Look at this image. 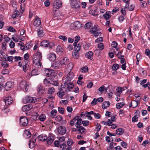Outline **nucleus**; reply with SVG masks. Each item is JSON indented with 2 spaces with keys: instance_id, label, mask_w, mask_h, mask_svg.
I'll return each instance as SVG.
<instances>
[{
  "instance_id": "obj_1",
  "label": "nucleus",
  "mask_w": 150,
  "mask_h": 150,
  "mask_svg": "<svg viewBox=\"0 0 150 150\" xmlns=\"http://www.w3.org/2000/svg\"><path fill=\"white\" fill-rule=\"evenodd\" d=\"M30 84L29 82H26L25 80L22 79L20 82L18 87L20 89H25L26 91H27Z\"/></svg>"
},
{
  "instance_id": "obj_2",
  "label": "nucleus",
  "mask_w": 150,
  "mask_h": 150,
  "mask_svg": "<svg viewBox=\"0 0 150 150\" xmlns=\"http://www.w3.org/2000/svg\"><path fill=\"white\" fill-rule=\"evenodd\" d=\"M98 26L96 25L92 27L90 30L91 33L96 37L98 36H100L101 34V32L98 29Z\"/></svg>"
},
{
  "instance_id": "obj_3",
  "label": "nucleus",
  "mask_w": 150,
  "mask_h": 150,
  "mask_svg": "<svg viewBox=\"0 0 150 150\" xmlns=\"http://www.w3.org/2000/svg\"><path fill=\"white\" fill-rule=\"evenodd\" d=\"M82 27L81 23L79 21H76L71 24L70 28L72 29L77 30Z\"/></svg>"
},
{
  "instance_id": "obj_4",
  "label": "nucleus",
  "mask_w": 150,
  "mask_h": 150,
  "mask_svg": "<svg viewBox=\"0 0 150 150\" xmlns=\"http://www.w3.org/2000/svg\"><path fill=\"white\" fill-rule=\"evenodd\" d=\"M28 123V119L25 117H21L20 119V124L22 126H27Z\"/></svg>"
},
{
  "instance_id": "obj_5",
  "label": "nucleus",
  "mask_w": 150,
  "mask_h": 150,
  "mask_svg": "<svg viewBox=\"0 0 150 150\" xmlns=\"http://www.w3.org/2000/svg\"><path fill=\"white\" fill-rule=\"evenodd\" d=\"M71 7L74 8H80V2L77 0H71Z\"/></svg>"
},
{
  "instance_id": "obj_6",
  "label": "nucleus",
  "mask_w": 150,
  "mask_h": 150,
  "mask_svg": "<svg viewBox=\"0 0 150 150\" xmlns=\"http://www.w3.org/2000/svg\"><path fill=\"white\" fill-rule=\"evenodd\" d=\"M25 100L27 103H35L36 102V99L35 97L27 96L25 97Z\"/></svg>"
},
{
  "instance_id": "obj_7",
  "label": "nucleus",
  "mask_w": 150,
  "mask_h": 150,
  "mask_svg": "<svg viewBox=\"0 0 150 150\" xmlns=\"http://www.w3.org/2000/svg\"><path fill=\"white\" fill-rule=\"evenodd\" d=\"M66 129L64 127L60 126L58 128L57 132L59 134L63 135L66 133Z\"/></svg>"
},
{
  "instance_id": "obj_8",
  "label": "nucleus",
  "mask_w": 150,
  "mask_h": 150,
  "mask_svg": "<svg viewBox=\"0 0 150 150\" xmlns=\"http://www.w3.org/2000/svg\"><path fill=\"white\" fill-rule=\"evenodd\" d=\"M45 74L48 77L53 76H54V71L50 69H46Z\"/></svg>"
},
{
  "instance_id": "obj_9",
  "label": "nucleus",
  "mask_w": 150,
  "mask_h": 150,
  "mask_svg": "<svg viewBox=\"0 0 150 150\" xmlns=\"http://www.w3.org/2000/svg\"><path fill=\"white\" fill-rule=\"evenodd\" d=\"M41 60L37 59L36 57H33V62L36 67L39 68L41 67V64L40 62Z\"/></svg>"
},
{
  "instance_id": "obj_10",
  "label": "nucleus",
  "mask_w": 150,
  "mask_h": 150,
  "mask_svg": "<svg viewBox=\"0 0 150 150\" xmlns=\"http://www.w3.org/2000/svg\"><path fill=\"white\" fill-rule=\"evenodd\" d=\"M62 6V3L60 0H55L53 4L54 7L57 9H59Z\"/></svg>"
},
{
  "instance_id": "obj_11",
  "label": "nucleus",
  "mask_w": 150,
  "mask_h": 150,
  "mask_svg": "<svg viewBox=\"0 0 150 150\" xmlns=\"http://www.w3.org/2000/svg\"><path fill=\"white\" fill-rule=\"evenodd\" d=\"M47 143L49 144H51L54 139V135L52 133H50L47 138Z\"/></svg>"
},
{
  "instance_id": "obj_12",
  "label": "nucleus",
  "mask_w": 150,
  "mask_h": 150,
  "mask_svg": "<svg viewBox=\"0 0 150 150\" xmlns=\"http://www.w3.org/2000/svg\"><path fill=\"white\" fill-rule=\"evenodd\" d=\"M52 67L55 69H57L62 67V65L59 61L55 62L52 64Z\"/></svg>"
},
{
  "instance_id": "obj_13",
  "label": "nucleus",
  "mask_w": 150,
  "mask_h": 150,
  "mask_svg": "<svg viewBox=\"0 0 150 150\" xmlns=\"http://www.w3.org/2000/svg\"><path fill=\"white\" fill-rule=\"evenodd\" d=\"M40 45L45 48L50 47V43L48 40H44L42 41L40 43Z\"/></svg>"
},
{
  "instance_id": "obj_14",
  "label": "nucleus",
  "mask_w": 150,
  "mask_h": 150,
  "mask_svg": "<svg viewBox=\"0 0 150 150\" xmlns=\"http://www.w3.org/2000/svg\"><path fill=\"white\" fill-rule=\"evenodd\" d=\"M13 85V83L11 82L8 81L6 83L4 88L6 91H9L12 88Z\"/></svg>"
},
{
  "instance_id": "obj_15",
  "label": "nucleus",
  "mask_w": 150,
  "mask_h": 150,
  "mask_svg": "<svg viewBox=\"0 0 150 150\" xmlns=\"http://www.w3.org/2000/svg\"><path fill=\"white\" fill-rule=\"evenodd\" d=\"M38 91V93L40 95H42L45 93V90L43 88L42 86L39 85L38 86L37 89Z\"/></svg>"
},
{
  "instance_id": "obj_16",
  "label": "nucleus",
  "mask_w": 150,
  "mask_h": 150,
  "mask_svg": "<svg viewBox=\"0 0 150 150\" xmlns=\"http://www.w3.org/2000/svg\"><path fill=\"white\" fill-rule=\"evenodd\" d=\"M48 57L50 60L54 61L56 59V55L53 53H50L48 55Z\"/></svg>"
},
{
  "instance_id": "obj_17",
  "label": "nucleus",
  "mask_w": 150,
  "mask_h": 150,
  "mask_svg": "<svg viewBox=\"0 0 150 150\" xmlns=\"http://www.w3.org/2000/svg\"><path fill=\"white\" fill-rule=\"evenodd\" d=\"M74 77V74L71 71L69 72V73L67 74V77H66V80L67 81H71V80Z\"/></svg>"
},
{
  "instance_id": "obj_18",
  "label": "nucleus",
  "mask_w": 150,
  "mask_h": 150,
  "mask_svg": "<svg viewBox=\"0 0 150 150\" xmlns=\"http://www.w3.org/2000/svg\"><path fill=\"white\" fill-rule=\"evenodd\" d=\"M11 97H7L4 98V100L6 105H9L11 104L13 102V100L11 99Z\"/></svg>"
},
{
  "instance_id": "obj_19",
  "label": "nucleus",
  "mask_w": 150,
  "mask_h": 150,
  "mask_svg": "<svg viewBox=\"0 0 150 150\" xmlns=\"http://www.w3.org/2000/svg\"><path fill=\"white\" fill-rule=\"evenodd\" d=\"M36 139H30L29 143V147L31 149L33 148L35 144Z\"/></svg>"
},
{
  "instance_id": "obj_20",
  "label": "nucleus",
  "mask_w": 150,
  "mask_h": 150,
  "mask_svg": "<svg viewBox=\"0 0 150 150\" xmlns=\"http://www.w3.org/2000/svg\"><path fill=\"white\" fill-rule=\"evenodd\" d=\"M32 106L31 105H26L23 107L22 109L23 111H29L32 109Z\"/></svg>"
},
{
  "instance_id": "obj_21",
  "label": "nucleus",
  "mask_w": 150,
  "mask_h": 150,
  "mask_svg": "<svg viewBox=\"0 0 150 150\" xmlns=\"http://www.w3.org/2000/svg\"><path fill=\"white\" fill-rule=\"evenodd\" d=\"M77 118L76 120V122L75 123V126L77 128L81 127V125L83 123L82 120L80 118H79L78 117H77Z\"/></svg>"
},
{
  "instance_id": "obj_22",
  "label": "nucleus",
  "mask_w": 150,
  "mask_h": 150,
  "mask_svg": "<svg viewBox=\"0 0 150 150\" xmlns=\"http://www.w3.org/2000/svg\"><path fill=\"white\" fill-rule=\"evenodd\" d=\"M41 21L39 18H36L33 23V24L35 26H39L41 24Z\"/></svg>"
},
{
  "instance_id": "obj_23",
  "label": "nucleus",
  "mask_w": 150,
  "mask_h": 150,
  "mask_svg": "<svg viewBox=\"0 0 150 150\" xmlns=\"http://www.w3.org/2000/svg\"><path fill=\"white\" fill-rule=\"evenodd\" d=\"M38 35L39 37H42L43 35V28L40 27L37 30Z\"/></svg>"
},
{
  "instance_id": "obj_24",
  "label": "nucleus",
  "mask_w": 150,
  "mask_h": 150,
  "mask_svg": "<svg viewBox=\"0 0 150 150\" xmlns=\"http://www.w3.org/2000/svg\"><path fill=\"white\" fill-rule=\"evenodd\" d=\"M69 59L66 57L64 58L62 60H61L60 62L61 65L66 64L69 62Z\"/></svg>"
},
{
  "instance_id": "obj_25",
  "label": "nucleus",
  "mask_w": 150,
  "mask_h": 150,
  "mask_svg": "<svg viewBox=\"0 0 150 150\" xmlns=\"http://www.w3.org/2000/svg\"><path fill=\"white\" fill-rule=\"evenodd\" d=\"M38 138L40 140L44 141L47 139V137L45 134H41L38 137Z\"/></svg>"
},
{
  "instance_id": "obj_26",
  "label": "nucleus",
  "mask_w": 150,
  "mask_h": 150,
  "mask_svg": "<svg viewBox=\"0 0 150 150\" xmlns=\"http://www.w3.org/2000/svg\"><path fill=\"white\" fill-rule=\"evenodd\" d=\"M139 103V100H132L131 103V106L133 108H136Z\"/></svg>"
},
{
  "instance_id": "obj_27",
  "label": "nucleus",
  "mask_w": 150,
  "mask_h": 150,
  "mask_svg": "<svg viewBox=\"0 0 150 150\" xmlns=\"http://www.w3.org/2000/svg\"><path fill=\"white\" fill-rule=\"evenodd\" d=\"M85 55L88 59L91 60L93 59V53L91 51H89L86 53Z\"/></svg>"
},
{
  "instance_id": "obj_28",
  "label": "nucleus",
  "mask_w": 150,
  "mask_h": 150,
  "mask_svg": "<svg viewBox=\"0 0 150 150\" xmlns=\"http://www.w3.org/2000/svg\"><path fill=\"white\" fill-rule=\"evenodd\" d=\"M42 53L39 51H38L37 52L36 54L35 55V56L34 57H36L37 59L42 60Z\"/></svg>"
},
{
  "instance_id": "obj_29",
  "label": "nucleus",
  "mask_w": 150,
  "mask_h": 150,
  "mask_svg": "<svg viewBox=\"0 0 150 150\" xmlns=\"http://www.w3.org/2000/svg\"><path fill=\"white\" fill-rule=\"evenodd\" d=\"M64 49L61 46H58L56 48V51L58 54H60L61 53L63 52Z\"/></svg>"
},
{
  "instance_id": "obj_30",
  "label": "nucleus",
  "mask_w": 150,
  "mask_h": 150,
  "mask_svg": "<svg viewBox=\"0 0 150 150\" xmlns=\"http://www.w3.org/2000/svg\"><path fill=\"white\" fill-rule=\"evenodd\" d=\"M110 105V103L109 101H105L103 102L102 105V108L103 109H106Z\"/></svg>"
},
{
  "instance_id": "obj_31",
  "label": "nucleus",
  "mask_w": 150,
  "mask_h": 150,
  "mask_svg": "<svg viewBox=\"0 0 150 150\" xmlns=\"http://www.w3.org/2000/svg\"><path fill=\"white\" fill-rule=\"evenodd\" d=\"M72 56L75 59H77L79 57V51L75 50L72 54Z\"/></svg>"
},
{
  "instance_id": "obj_32",
  "label": "nucleus",
  "mask_w": 150,
  "mask_h": 150,
  "mask_svg": "<svg viewBox=\"0 0 150 150\" xmlns=\"http://www.w3.org/2000/svg\"><path fill=\"white\" fill-rule=\"evenodd\" d=\"M124 132V129L122 128L117 129L116 130L117 134L120 135H122Z\"/></svg>"
},
{
  "instance_id": "obj_33",
  "label": "nucleus",
  "mask_w": 150,
  "mask_h": 150,
  "mask_svg": "<svg viewBox=\"0 0 150 150\" xmlns=\"http://www.w3.org/2000/svg\"><path fill=\"white\" fill-rule=\"evenodd\" d=\"M5 57V53L2 51L0 50V61H2L4 59L6 60Z\"/></svg>"
},
{
  "instance_id": "obj_34",
  "label": "nucleus",
  "mask_w": 150,
  "mask_h": 150,
  "mask_svg": "<svg viewBox=\"0 0 150 150\" xmlns=\"http://www.w3.org/2000/svg\"><path fill=\"white\" fill-rule=\"evenodd\" d=\"M57 94L59 98H62L65 95V92L64 91L61 90L57 93Z\"/></svg>"
},
{
  "instance_id": "obj_35",
  "label": "nucleus",
  "mask_w": 150,
  "mask_h": 150,
  "mask_svg": "<svg viewBox=\"0 0 150 150\" xmlns=\"http://www.w3.org/2000/svg\"><path fill=\"white\" fill-rule=\"evenodd\" d=\"M24 135H26V137L28 138H29L30 137L31 134L30 131L28 130H25L24 131Z\"/></svg>"
},
{
  "instance_id": "obj_36",
  "label": "nucleus",
  "mask_w": 150,
  "mask_h": 150,
  "mask_svg": "<svg viewBox=\"0 0 150 150\" xmlns=\"http://www.w3.org/2000/svg\"><path fill=\"white\" fill-rule=\"evenodd\" d=\"M74 67V65L72 62L69 63L67 66V69L68 71L70 72Z\"/></svg>"
},
{
  "instance_id": "obj_37",
  "label": "nucleus",
  "mask_w": 150,
  "mask_h": 150,
  "mask_svg": "<svg viewBox=\"0 0 150 150\" xmlns=\"http://www.w3.org/2000/svg\"><path fill=\"white\" fill-rule=\"evenodd\" d=\"M43 82L46 86H49L51 85V82L47 78L44 79Z\"/></svg>"
},
{
  "instance_id": "obj_38",
  "label": "nucleus",
  "mask_w": 150,
  "mask_h": 150,
  "mask_svg": "<svg viewBox=\"0 0 150 150\" xmlns=\"http://www.w3.org/2000/svg\"><path fill=\"white\" fill-rule=\"evenodd\" d=\"M55 91V89L53 87H51L49 88L47 91V93L48 94H52Z\"/></svg>"
},
{
  "instance_id": "obj_39",
  "label": "nucleus",
  "mask_w": 150,
  "mask_h": 150,
  "mask_svg": "<svg viewBox=\"0 0 150 150\" xmlns=\"http://www.w3.org/2000/svg\"><path fill=\"white\" fill-rule=\"evenodd\" d=\"M6 60H5L1 62V65L4 68H7L8 67L9 65L6 62Z\"/></svg>"
},
{
  "instance_id": "obj_40",
  "label": "nucleus",
  "mask_w": 150,
  "mask_h": 150,
  "mask_svg": "<svg viewBox=\"0 0 150 150\" xmlns=\"http://www.w3.org/2000/svg\"><path fill=\"white\" fill-rule=\"evenodd\" d=\"M124 105V103L123 102L118 103L116 105V108L118 109H120Z\"/></svg>"
},
{
  "instance_id": "obj_41",
  "label": "nucleus",
  "mask_w": 150,
  "mask_h": 150,
  "mask_svg": "<svg viewBox=\"0 0 150 150\" xmlns=\"http://www.w3.org/2000/svg\"><path fill=\"white\" fill-rule=\"evenodd\" d=\"M77 128H78L77 131L79 132H80L81 134L84 132L85 129L83 127L81 126Z\"/></svg>"
},
{
  "instance_id": "obj_42",
  "label": "nucleus",
  "mask_w": 150,
  "mask_h": 150,
  "mask_svg": "<svg viewBox=\"0 0 150 150\" xmlns=\"http://www.w3.org/2000/svg\"><path fill=\"white\" fill-rule=\"evenodd\" d=\"M38 72L36 69H34L32 70L31 73V75L32 76H33L38 75Z\"/></svg>"
},
{
  "instance_id": "obj_43",
  "label": "nucleus",
  "mask_w": 150,
  "mask_h": 150,
  "mask_svg": "<svg viewBox=\"0 0 150 150\" xmlns=\"http://www.w3.org/2000/svg\"><path fill=\"white\" fill-rule=\"evenodd\" d=\"M59 38L62 40H63L64 42H66L67 41V38L64 36L63 35H59L58 36Z\"/></svg>"
},
{
  "instance_id": "obj_44",
  "label": "nucleus",
  "mask_w": 150,
  "mask_h": 150,
  "mask_svg": "<svg viewBox=\"0 0 150 150\" xmlns=\"http://www.w3.org/2000/svg\"><path fill=\"white\" fill-rule=\"evenodd\" d=\"M19 12L17 10H16L12 16V18H15L17 16H18L19 15Z\"/></svg>"
},
{
  "instance_id": "obj_45",
  "label": "nucleus",
  "mask_w": 150,
  "mask_h": 150,
  "mask_svg": "<svg viewBox=\"0 0 150 150\" xmlns=\"http://www.w3.org/2000/svg\"><path fill=\"white\" fill-rule=\"evenodd\" d=\"M119 67V65L117 64H113L112 67V69L114 71H115L118 69Z\"/></svg>"
},
{
  "instance_id": "obj_46",
  "label": "nucleus",
  "mask_w": 150,
  "mask_h": 150,
  "mask_svg": "<svg viewBox=\"0 0 150 150\" xmlns=\"http://www.w3.org/2000/svg\"><path fill=\"white\" fill-rule=\"evenodd\" d=\"M39 118L40 121H43L45 120V115L44 114H42L39 116Z\"/></svg>"
},
{
  "instance_id": "obj_47",
  "label": "nucleus",
  "mask_w": 150,
  "mask_h": 150,
  "mask_svg": "<svg viewBox=\"0 0 150 150\" xmlns=\"http://www.w3.org/2000/svg\"><path fill=\"white\" fill-rule=\"evenodd\" d=\"M80 37L79 36H76L75 37V40L73 45H76L78 41L80 40Z\"/></svg>"
},
{
  "instance_id": "obj_48",
  "label": "nucleus",
  "mask_w": 150,
  "mask_h": 150,
  "mask_svg": "<svg viewBox=\"0 0 150 150\" xmlns=\"http://www.w3.org/2000/svg\"><path fill=\"white\" fill-rule=\"evenodd\" d=\"M102 123L104 125H109L111 123V121L110 119H108L107 121H103L102 122Z\"/></svg>"
},
{
  "instance_id": "obj_49",
  "label": "nucleus",
  "mask_w": 150,
  "mask_h": 150,
  "mask_svg": "<svg viewBox=\"0 0 150 150\" xmlns=\"http://www.w3.org/2000/svg\"><path fill=\"white\" fill-rule=\"evenodd\" d=\"M22 59L23 58L19 56H15L14 57V60L15 62H18Z\"/></svg>"
},
{
  "instance_id": "obj_50",
  "label": "nucleus",
  "mask_w": 150,
  "mask_h": 150,
  "mask_svg": "<svg viewBox=\"0 0 150 150\" xmlns=\"http://www.w3.org/2000/svg\"><path fill=\"white\" fill-rule=\"evenodd\" d=\"M98 89L99 91L102 92L104 91H106L107 90V88L105 87L104 86H100Z\"/></svg>"
},
{
  "instance_id": "obj_51",
  "label": "nucleus",
  "mask_w": 150,
  "mask_h": 150,
  "mask_svg": "<svg viewBox=\"0 0 150 150\" xmlns=\"http://www.w3.org/2000/svg\"><path fill=\"white\" fill-rule=\"evenodd\" d=\"M81 71L83 72H86L88 71V68L87 67H83L81 68Z\"/></svg>"
},
{
  "instance_id": "obj_52",
  "label": "nucleus",
  "mask_w": 150,
  "mask_h": 150,
  "mask_svg": "<svg viewBox=\"0 0 150 150\" xmlns=\"http://www.w3.org/2000/svg\"><path fill=\"white\" fill-rule=\"evenodd\" d=\"M57 111L56 110L54 109L52 110L50 114L52 117H54L56 115Z\"/></svg>"
},
{
  "instance_id": "obj_53",
  "label": "nucleus",
  "mask_w": 150,
  "mask_h": 150,
  "mask_svg": "<svg viewBox=\"0 0 150 150\" xmlns=\"http://www.w3.org/2000/svg\"><path fill=\"white\" fill-rule=\"evenodd\" d=\"M118 19L119 21L122 23L124 20L125 18L123 16L120 15L118 17Z\"/></svg>"
},
{
  "instance_id": "obj_54",
  "label": "nucleus",
  "mask_w": 150,
  "mask_h": 150,
  "mask_svg": "<svg viewBox=\"0 0 150 150\" xmlns=\"http://www.w3.org/2000/svg\"><path fill=\"white\" fill-rule=\"evenodd\" d=\"M77 118V117H75L72 119V120L71 121L70 124L71 125L73 126L74 125L75 122L76 121Z\"/></svg>"
},
{
  "instance_id": "obj_55",
  "label": "nucleus",
  "mask_w": 150,
  "mask_h": 150,
  "mask_svg": "<svg viewBox=\"0 0 150 150\" xmlns=\"http://www.w3.org/2000/svg\"><path fill=\"white\" fill-rule=\"evenodd\" d=\"M117 43L115 41H113L112 42V43L111 44L113 48H112L111 51L112 50H114L113 48H116L117 47Z\"/></svg>"
},
{
  "instance_id": "obj_56",
  "label": "nucleus",
  "mask_w": 150,
  "mask_h": 150,
  "mask_svg": "<svg viewBox=\"0 0 150 150\" xmlns=\"http://www.w3.org/2000/svg\"><path fill=\"white\" fill-rule=\"evenodd\" d=\"M1 73L3 74H9V71L7 69H4L2 70Z\"/></svg>"
},
{
  "instance_id": "obj_57",
  "label": "nucleus",
  "mask_w": 150,
  "mask_h": 150,
  "mask_svg": "<svg viewBox=\"0 0 150 150\" xmlns=\"http://www.w3.org/2000/svg\"><path fill=\"white\" fill-rule=\"evenodd\" d=\"M60 146V148L63 150L65 149L66 150L67 148V145L65 143H63L62 144H61Z\"/></svg>"
},
{
  "instance_id": "obj_58",
  "label": "nucleus",
  "mask_w": 150,
  "mask_h": 150,
  "mask_svg": "<svg viewBox=\"0 0 150 150\" xmlns=\"http://www.w3.org/2000/svg\"><path fill=\"white\" fill-rule=\"evenodd\" d=\"M73 144V141L70 139H68L67 141V144L68 146H70Z\"/></svg>"
},
{
  "instance_id": "obj_59",
  "label": "nucleus",
  "mask_w": 150,
  "mask_h": 150,
  "mask_svg": "<svg viewBox=\"0 0 150 150\" xmlns=\"http://www.w3.org/2000/svg\"><path fill=\"white\" fill-rule=\"evenodd\" d=\"M75 47V50L79 51L80 49L81 46L79 44L76 45H74Z\"/></svg>"
},
{
  "instance_id": "obj_60",
  "label": "nucleus",
  "mask_w": 150,
  "mask_h": 150,
  "mask_svg": "<svg viewBox=\"0 0 150 150\" xmlns=\"http://www.w3.org/2000/svg\"><path fill=\"white\" fill-rule=\"evenodd\" d=\"M58 110L59 112L61 114H63L64 113V109L61 107L58 108Z\"/></svg>"
},
{
  "instance_id": "obj_61",
  "label": "nucleus",
  "mask_w": 150,
  "mask_h": 150,
  "mask_svg": "<svg viewBox=\"0 0 150 150\" xmlns=\"http://www.w3.org/2000/svg\"><path fill=\"white\" fill-rule=\"evenodd\" d=\"M68 88L69 89H72L74 87V86L73 83L71 82L67 84Z\"/></svg>"
},
{
  "instance_id": "obj_62",
  "label": "nucleus",
  "mask_w": 150,
  "mask_h": 150,
  "mask_svg": "<svg viewBox=\"0 0 150 150\" xmlns=\"http://www.w3.org/2000/svg\"><path fill=\"white\" fill-rule=\"evenodd\" d=\"M62 117L61 115H58L55 118L56 120L57 121H61L62 120Z\"/></svg>"
},
{
  "instance_id": "obj_63",
  "label": "nucleus",
  "mask_w": 150,
  "mask_h": 150,
  "mask_svg": "<svg viewBox=\"0 0 150 150\" xmlns=\"http://www.w3.org/2000/svg\"><path fill=\"white\" fill-rule=\"evenodd\" d=\"M103 16L106 20L109 19L110 17L109 14L107 12L103 15Z\"/></svg>"
},
{
  "instance_id": "obj_64",
  "label": "nucleus",
  "mask_w": 150,
  "mask_h": 150,
  "mask_svg": "<svg viewBox=\"0 0 150 150\" xmlns=\"http://www.w3.org/2000/svg\"><path fill=\"white\" fill-rule=\"evenodd\" d=\"M139 117L137 116H134L133 117L132 119V122H136L138 121V118Z\"/></svg>"
}]
</instances>
